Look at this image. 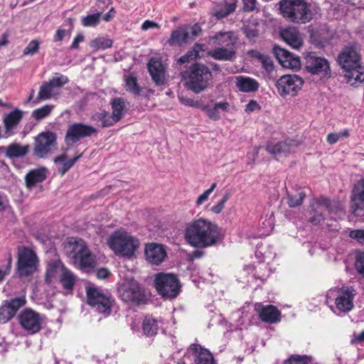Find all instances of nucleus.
<instances>
[{"mask_svg": "<svg viewBox=\"0 0 364 364\" xmlns=\"http://www.w3.org/2000/svg\"><path fill=\"white\" fill-rule=\"evenodd\" d=\"M185 238L194 247L205 248L215 245L221 239V231L215 223L200 218L186 225Z\"/></svg>", "mask_w": 364, "mask_h": 364, "instance_id": "obj_1", "label": "nucleus"}, {"mask_svg": "<svg viewBox=\"0 0 364 364\" xmlns=\"http://www.w3.org/2000/svg\"><path fill=\"white\" fill-rule=\"evenodd\" d=\"M279 6L283 17L292 23H309L317 14L316 4L308 0H281Z\"/></svg>", "mask_w": 364, "mask_h": 364, "instance_id": "obj_2", "label": "nucleus"}, {"mask_svg": "<svg viewBox=\"0 0 364 364\" xmlns=\"http://www.w3.org/2000/svg\"><path fill=\"white\" fill-rule=\"evenodd\" d=\"M356 294L355 289L350 286L333 287L326 292V302L333 314L342 316L353 309Z\"/></svg>", "mask_w": 364, "mask_h": 364, "instance_id": "obj_3", "label": "nucleus"}, {"mask_svg": "<svg viewBox=\"0 0 364 364\" xmlns=\"http://www.w3.org/2000/svg\"><path fill=\"white\" fill-rule=\"evenodd\" d=\"M213 78L209 68L202 63H195L183 74L188 90L198 94L206 90Z\"/></svg>", "mask_w": 364, "mask_h": 364, "instance_id": "obj_4", "label": "nucleus"}, {"mask_svg": "<svg viewBox=\"0 0 364 364\" xmlns=\"http://www.w3.org/2000/svg\"><path fill=\"white\" fill-rule=\"evenodd\" d=\"M107 245L115 255L131 257L139 247V242L130 233L120 230L109 235Z\"/></svg>", "mask_w": 364, "mask_h": 364, "instance_id": "obj_5", "label": "nucleus"}, {"mask_svg": "<svg viewBox=\"0 0 364 364\" xmlns=\"http://www.w3.org/2000/svg\"><path fill=\"white\" fill-rule=\"evenodd\" d=\"M64 248L68 256L81 269L92 267L95 260L84 240L78 237H68Z\"/></svg>", "mask_w": 364, "mask_h": 364, "instance_id": "obj_6", "label": "nucleus"}, {"mask_svg": "<svg viewBox=\"0 0 364 364\" xmlns=\"http://www.w3.org/2000/svg\"><path fill=\"white\" fill-rule=\"evenodd\" d=\"M122 300L130 306L144 304L146 296L139 283L132 279L124 282L118 289Z\"/></svg>", "mask_w": 364, "mask_h": 364, "instance_id": "obj_7", "label": "nucleus"}, {"mask_svg": "<svg viewBox=\"0 0 364 364\" xmlns=\"http://www.w3.org/2000/svg\"><path fill=\"white\" fill-rule=\"evenodd\" d=\"M86 292L87 304L95 311L105 315L110 314L114 300L109 294L96 287H87Z\"/></svg>", "mask_w": 364, "mask_h": 364, "instance_id": "obj_8", "label": "nucleus"}, {"mask_svg": "<svg viewBox=\"0 0 364 364\" xmlns=\"http://www.w3.org/2000/svg\"><path fill=\"white\" fill-rule=\"evenodd\" d=\"M155 286L159 294L164 298H175L180 292L178 279L173 274H157L155 277Z\"/></svg>", "mask_w": 364, "mask_h": 364, "instance_id": "obj_9", "label": "nucleus"}, {"mask_svg": "<svg viewBox=\"0 0 364 364\" xmlns=\"http://www.w3.org/2000/svg\"><path fill=\"white\" fill-rule=\"evenodd\" d=\"M38 259L36 254L25 247L18 249L17 272L20 277H28L37 269Z\"/></svg>", "mask_w": 364, "mask_h": 364, "instance_id": "obj_10", "label": "nucleus"}, {"mask_svg": "<svg viewBox=\"0 0 364 364\" xmlns=\"http://www.w3.org/2000/svg\"><path fill=\"white\" fill-rule=\"evenodd\" d=\"M18 321L27 335H33L41 330L44 318L32 309H26L18 316Z\"/></svg>", "mask_w": 364, "mask_h": 364, "instance_id": "obj_11", "label": "nucleus"}, {"mask_svg": "<svg viewBox=\"0 0 364 364\" xmlns=\"http://www.w3.org/2000/svg\"><path fill=\"white\" fill-rule=\"evenodd\" d=\"M68 82V78L61 74L55 75L40 87L38 100H46L55 97L59 94L60 89Z\"/></svg>", "mask_w": 364, "mask_h": 364, "instance_id": "obj_12", "label": "nucleus"}, {"mask_svg": "<svg viewBox=\"0 0 364 364\" xmlns=\"http://www.w3.org/2000/svg\"><path fill=\"white\" fill-rule=\"evenodd\" d=\"M97 132V129L89 124L84 123H73L68 126L65 142L68 146H72L80 139L91 136Z\"/></svg>", "mask_w": 364, "mask_h": 364, "instance_id": "obj_13", "label": "nucleus"}, {"mask_svg": "<svg viewBox=\"0 0 364 364\" xmlns=\"http://www.w3.org/2000/svg\"><path fill=\"white\" fill-rule=\"evenodd\" d=\"M304 81L296 75H284L276 83L277 91L282 96L295 95L299 90Z\"/></svg>", "mask_w": 364, "mask_h": 364, "instance_id": "obj_14", "label": "nucleus"}, {"mask_svg": "<svg viewBox=\"0 0 364 364\" xmlns=\"http://www.w3.org/2000/svg\"><path fill=\"white\" fill-rule=\"evenodd\" d=\"M317 208L313 210L311 221L315 224L324 220L323 212L328 211L329 213L335 215L343 212L341 205L337 201H331L327 198H321L316 202Z\"/></svg>", "mask_w": 364, "mask_h": 364, "instance_id": "obj_15", "label": "nucleus"}, {"mask_svg": "<svg viewBox=\"0 0 364 364\" xmlns=\"http://www.w3.org/2000/svg\"><path fill=\"white\" fill-rule=\"evenodd\" d=\"M56 146L55 134L50 132H42L35 140L34 154L40 158L45 157Z\"/></svg>", "mask_w": 364, "mask_h": 364, "instance_id": "obj_16", "label": "nucleus"}, {"mask_svg": "<svg viewBox=\"0 0 364 364\" xmlns=\"http://www.w3.org/2000/svg\"><path fill=\"white\" fill-rule=\"evenodd\" d=\"M305 67L314 75L326 76L331 74L328 61L324 58L316 56L313 53H309L305 58Z\"/></svg>", "mask_w": 364, "mask_h": 364, "instance_id": "obj_17", "label": "nucleus"}, {"mask_svg": "<svg viewBox=\"0 0 364 364\" xmlns=\"http://www.w3.org/2000/svg\"><path fill=\"white\" fill-rule=\"evenodd\" d=\"M338 63L345 70L361 64L360 54L353 47H346L338 56Z\"/></svg>", "mask_w": 364, "mask_h": 364, "instance_id": "obj_18", "label": "nucleus"}, {"mask_svg": "<svg viewBox=\"0 0 364 364\" xmlns=\"http://www.w3.org/2000/svg\"><path fill=\"white\" fill-rule=\"evenodd\" d=\"M255 308L259 318L265 323H274L281 320V312L275 306L257 303Z\"/></svg>", "mask_w": 364, "mask_h": 364, "instance_id": "obj_19", "label": "nucleus"}, {"mask_svg": "<svg viewBox=\"0 0 364 364\" xmlns=\"http://www.w3.org/2000/svg\"><path fill=\"white\" fill-rule=\"evenodd\" d=\"M167 253L164 245L157 243H150L145 247V256L146 260L155 265L163 262Z\"/></svg>", "mask_w": 364, "mask_h": 364, "instance_id": "obj_20", "label": "nucleus"}, {"mask_svg": "<svg viewBox=\"0 0 364 364\" xmlns=\"http://www.w3.org/2000/svg\"><path fill=\"white\" fill-rule=\"evenodd\" d=\"M147 68L156 85H162L166 82L165 67L159 58H151L147 64Z\"/></svg>", "mask_w": 364, "mask_h": 364, "instance_id": "obj_21", "label": "nucleus"}, {"mask_svg": "<svg viewBox=\"0 0 364 364\" xmlns=\"http://www.w3.org/2000/svg\"><path fill=\"white\" fill-rule=\"evenodd\" d=\"M274 51L277 59L284 68L297 69L300 67L301 61L298 56L281 48L275 47Z\"/></svg>", "mask_w": 364, "mask_h": 364, "instance_id": "obj_22", "label": "nucleus"}, {"mask_svg": "<svg viewBox=\"0 0 364 364\" xmlns=\"http://www.w3.org/2000/svg\"><path fill=\"white\" fill-rule=\"evenodd\" d=\"M279 35L282 39L294 49H299L303 45L302 35L294 26L281 29Z\"/></svg>", "mask_w": 364, "mask_h": 364, "instance_id": "obj_23", "label": "nucleus"}, {"mask_svg": "<svg viewBox=\"0 0 364 364\" xmlns=\"http://www.w3.org/2000/svg\"><path fill=\"white\" fill-rule=\"evenodd\" d=\"M208 56L216 60L233 61L236 58L235 46L217 47L208 51Z\"/></svg>", "mask_w": 364, "mask_h": 364, "instance_id": "obj_24", "label": "nucleus"}, {"mask_svg": "<svg viewBox=\"0 0 364 364\" xmlns=\"http://www.w3.org/2000/svg\"><path fill=\"white\" fill-rule=\"evenodd\" d=\"M298 145L294 140H286L277 144H269L266 150L275 156H281L290 153Z\"/></svg>", "mask_w": 364, "mask_h": 364, "instance_id": "obj_25", "label": "nucleus"}, {"mask_svg": "<svg viewBox=\"0 0 364 364\" xmlns=\"http://www.w3.org/2000/svg\"><path fill=\"white\" fill-rule=\"evenodd\" d=\"M346 82L352 86H358L364 82V65L361 63L344 70Z\"/></svg>", "mask_w": 364, "mask_h": 364, "instance_id": "obj_26", "label": "nucleus"}, {"mask_svg": "<svg viewBox=\"0 0 364 364\" xmlns=\"http://www.w3.org/2000/svg\"><path fill=\"white\" fill-rule=\"evenodd\" d=\"M189 40L190 33L188 26H182L171 32L170 38L167 40V43L171 46H181L183 44L188 43Z\"/></svg>", "mask_w": 364, "mask_h": 364, "instance_id": "obj_27", "label": "nucleus"}, {"mask_svg": "<svg viewBox=\"0 0 364 364\" xmlns=\"http://www.w3.org/2000/svg\"><path fill=\"white\" fill-rule=\"evenodd\" d=\"M233 34L232 31H220L210 36L208 42L218 47L235 46L236 40Z\"/></svg>", "mask_w": 364, "mask_h": 364, "instance_id": "obj_28", "label": "nucleus"}, {"mask_svg": "<svg viewBox=\"0 0 364 364\" xmlns=\"http://www.w3.org/2000/svg\"><path fill=\"white\" fill-rule=\"evenodd\" d=\"M235 85L238 90L242 92H253L258 90L259 82L250 77L237 76L235 77Z\"/></svg>", "mask_w": 364, "mask_h": 364, "instance_id": "obj_29", "label": "nucleus"}, {"mask_svg": "<svg viewBox=\"0 0 364 364\" xmlns=\"http://www.w3.org/2000/svg\"><path fill=\"white\" fill-rule=\"evenodd\" d=\"M23 117V112L16 109L7 114L4 119V124L6 129V133L10 136L11 131L17 127Z\"/></svg>", "mask_w": 364, "mask_h": 364, "instance_id": "obj_30", "label": "nucleus"}, {"mask_svg": "<svg viewBox=\"0 0 364 364\" xmlns=\"http://www.w3.org/2000/svg\"><path fill=\"white\" fill-rule=\"evenodd\" d=\"M30 149L29 145H21L12 143L6 148V156L9 159L22 158L27 155Z\"/></svg>", "mask_w": 364, "mask_h": 364, "instance_id": "obj_31", "label": "nucleus"}, {"mask_svg": "<svg viewBox=\"0 0 364 364\" xmlns=\"http://www.w3.org/2000/svg\"><path fill=\"white\" fill-rule=\"evenodd\" d=\"M143 333L147 337L156 335L159 329L157 320L151 315L146 316L141 323Z\"/></svg>", "mask_w": 364, "mask_h": 364, "instance_id": "obj_32", "label": "nucleus"}, {"mask_svg": "<svg viewBox=\"0 0 364 364\" xmlns=\"http://www.w3.org/2000/svg\"><path fill=\"white\" fill-rule=\"evenodd\" d=\"M59 279L63 289L65 291V294H71L76 282V277L73 273L65 267L61 275H60Z\"/></svg>", "mask_w": 364, "mask_h": 364, "instance_id": "obj_33", "label": "nucleus"}, {"mask_svg": "<svg viewBox=\"0 0 364 364\" xmlns=\"http://www.w3.org/2000/svg\"><path fill=\"white\" fill-rule=\"evenodd\" d=\"M191 349L196 354V364H215L213 357L208 350L202 348L198 345H192Z\"/></svg>", "mask_w": 364, "mask_h": 364, "instance_id": "obj_34", "label": "nucleus"}, {"mask_svg": "<svg viewBox=\"0 0 364 364\" xmlns=\"http://www.w3.org/2000/svg\"><path fill=\"white\" fill-rule=\"evenodd\" d=\"M237 2V0H225L215 9L214 16L218 18L228 16L230 14L235 11Z\"/></svg>", "mask_w": 364, "mask_h": 364, "instance_id": "obj_35", "label": "nucleus"}, {"mask_svg": "<svg viewBox=\"0 0 364 364\" xmlns=\"http://www.w3.org/2000/svg\"><path fill=\"white\" fill-rule=\"evenodd\" d=\"M46 178V168H41L31 171L26 176L28 187L31 188L43 182Z\"/></svg>", "mask_w": 364, "mask_h": 364, "instance_id": "obj_36", "label": "nucleus"}, {"mask_svg": "<svg viewBox=\"0 0 364 364\" xmlns=\"http://www.w3.org/2000/svg\"><path fill=\"white\" fill-rule=\"evenodd\" d=\"M65 269V267L60 261H55L49 264L46 271V281L52 282L53 279L61 275L62 272Z\"/></svg>", "mask_w": 364, "mask_h": 364, "instance_id": "obj_37", "label": "nucleus"}, {"mask_svg": "<svg viewBox=\"0 0 364 364\" xmlns=\"http://www.w3.org/2000/svg\"><path fill=\"white\" fill-rule=\"evenodd\" d=\"M112 115L118 122L122 118L125 109V102L121 98H115L112 103Z\"/></svg>", "mask_w": 364, "mask_h": 364, "instance_id": "obj_38", "label": "nucleus"}, {"mask_svg": "<svg viewBox=\"0 0 364 364\" xmlns=\"http://www.w3.org/2000/svg\"><path fill=\"white\" fill-rule=\"evenodd\" d=\"M125 88L126 90L129 92L134 95H139L141 92V88L137 83V79L136 77L130 75L125 77Z\"/></svg>", "mask_w": 364, "mask_h": 364, "instance_id": "obj_39", "label": "nucleus"}, {"mask_svg": "<svg viewBox=\"0 0 364 364\" xmlns=\"http://www.w3.org/2000/svg\"><path fill=\"white\" fill-rule=\"evenodd\" d=\"M112 43L113 42L112 39L104 37H98L92 40L90 43V46L93 50H97L100 49L105 50L111 48L112 46Z\"/></svg>", "mask_w": 364, "mask_h": 364, "instance_id": "obj_40", "label": "nucleus"}, {"mask_svg": "<svg viewBox=\"0 0 364 364\" xmlns=\"http://www.w3.org/2000/svg\"><path fill=\"white\" fill-rule=\"evenodd\" d=\"M54 108L53 105H46L32 112V117L39 121L48 117Z\"/></svg>", "mask_w": 364, "mask_h": 364, "instance_id": "obj_41", "label": "nucleus"}, {"mask_svg": "<svg viewBox=\"0 0 364 364\" xmlns=\"http://www.w3.org/2000/svg\"><path fill=\"white\" fill-rule=\"evenodd\" d=\"M16 314L7 304L4 303L0 307V323H5L10 321Z\"/></svg>", "mask_w": 364, "mask_h": 364, "instance_id": "obj_42", "label": "nucleus"}, {"mask_svg": "<svg viewBox=\"0 0 364 364\" xmlns=\"http://www.w3.org/2000/svg\"><path fill=\"white\" fill-rule=\"evenodd\" d=\"M101 13L89 14L82 19V24L85 27H94L99 24L100 21Z\"/></svg>", "mask_w": 364, "mask_h": 364, "instance_id": "obj_43", "label": "nucleus"}, {"mask_svg": "<svg viewBox=\"0 0 364 364\" xmlns=\"http://www.w3.org/2000/svg\"><path fill=\"white\" fill-rule=\"evenodd\" d=\"M306 193L304 191H300L294 195H289L287 203L289 207L295 208L302 204Z\"/></svg>", "mask_w": 364, "mask_h": 364, "instance_id": "obj_44", "label": "nucleus"}, {"mask_svg": "<svg viewBox=\"0 0 364 364\" xmlns=\"http://www.w3.org/2000/svg\"><path fill=\"white\" fill-rule=\"evenodd\" d=\"M7 305L14 310V313H16L17 311L25 305L26 304V298L24 296H21L18 297H16L14 299H11L10 301H5Z\"/></svg>", "mask_w": 364, "mask_h": 364, "instance_id": "obj_45", "label": "nucleus"}, {"mask_svg": "<svg viewBox=\"0 0 364 364\" xmlns=\"http://www.w3.org/2000/svg\"><path fill=\"white\" fill-rule=\"evenodd\" d=\"M82 156V154L75 156L73 159L65 161L61 166L58 168V171L61 175H64L74 164Z\"/></svg>", "mask_w": 364, "mask_h": 364, "instance_id": "obj_46", "label": "nucleus"}, {"mask_svg": "<svg viewBox=\"0 0 364 364\" xmlns=\"http://www.w3.org/2000/svg\"><path fill=\"white\" fill-rule=\"evenodd\" d=\"M39 42L37 40H32L23 50L24 55H33L36 54L39 49Z\"/></svg>", "mask_w": 364, "mask_h": 364, "instance_id": "obj_47", "label": "nucleus"}, {"mask_svg": "<svg viewBox=\"0 0 364 364\" xmlns=\"http://www.w3.org/2000/svg\"><path fill=\"white\" fill-rule=\"evenodd\" d=\"M354 192L355 198L360 202L364 208V179L360 181L355 186Z\"/></svg>", "mask_w": 364, "mask_h": 364, "instance_id": "obj_48", "label": "nucleus"}, {"mask_svg": "<svg viewBox=\"0 0 364 364\" xmlns=\"http://www.w3.org/2000/svg\"><path fill=\"white\" fill-rule=\"evenodd\" d=\"M203 109L210 119L218 120L220 118V112H219L214 105L213 107L206 105L204 106Z\"/></svg>", "mask_w": 364, "mask_h": 364, "instance_id": "obj_49", "label": "nucleus"}, {"mask_svg": "<svg viewBox=\"0 0 364 364\" xmlns=\"http://www.w3.org/2000/svg\"><path fill=\"white\" fill-rule=\"evenodd\" d=\"M309 358L307 356L291 355L288 360H285L284 364H308Z\"/></svg>", "mask_w": 364, "mask_h": 364, "instance_id": "obj_50", "label": "nucleus"}, {"mask_svg": "<svg viewBox=\"0 0 364 364\" xmlns=\"http://www.w3.org/2000/svg\"><path fill=\"white\" fill-rule=\"evenodd\" d=\"M262 68L269 73H272L274 69V63L272 60L267 55L263 57V58L260 60Z\"/></svg>", "mask_w": 364, "mask_h": 364, "instance_id": "obj_51", "label": "nucleus"}, {"mask_svg": "<svg viewBox=\"0 0 364 364\" xmlns=\"http://www.w3.org/2000/svg\"><path fill=\"white\" fill-rule=\"evenodd\" d=\"M246 37L253 41L258 36V31L255 26H247L244 28Z\"/></svg>", "mask_w": 364, "mask_h": 364, "instance_id": "obj_52", "label": "nucleus"}, {"mask_svg": "<svg viewBox=\"0 0 364 364\" xmlns=\"http://www.w3.org/2000/svg\"><path fill=\"white\" fill-rule=\"evenodd\" d=\"M105 117L101 122V125L103 127H107L112 126L114 123L117 122V120H115L114 116L110 115L109 112L105 111Z\"/></svg>", "mask_w": 364, "mask_h": 364, "instance_id": "obj_53", "label": "nucleus"}, {"mask_svg": "<svg viewBox=\"0 0 364 364\" xmlns=\"http://www.w3.org/2000/svg\"><path fill=\"white\" fill-rule=\"evenodd\" d=\"M355 268L360 274L364 275V252L358 255L355 261Z\"/></svg>", "mask_w": 364, "mask_h": 364, "instance_id": "obj_54", "label": "nucleus"}, {"mask_svg": "<svg viewBox=\"0 0 364 364\" xmlns=\"http://www.w3.org/2000/svg\"><path fill=\"white\" fill-rule=\"evenodd\" d=\"M188 28L190 33L189 41H193L201 33L202 31L200 26L198 23L193 25V26H188Z\"/></svg>", "mask_w": 364, "mask_h": 364, "instance_id": "obj_55", "label": "nucleus"}, {"mask_svg": "<svg viewBox=\"0 0 364 364\" xmlns=\"http://www.w3.org/2000/svg\"><path fill=\"white\" fill-rule=\"evenodd\" d=\"M351 238L357 240L360 243H364V230H355L349 234Z\"/></svg>", "mask_w": 364, "mask_h": 364, "instance_id": "obj_56", "label": "nucleus"}, {"mask_svg": "<svg viewBox=\"0 0 364 364\" xmlns=\"http://www.w3.org/2000/svg\"><path fill=\"white\" fill-rule=\"evenodd\" d=\"M197 58H198L197 54L193 53L192 50H191L186 54L182 55L179 58L178 63L180 64H183V63H189L191 60H194V59H196Z\"/></svg>", "mask_w": 364, "mask_h": 364, "instance_id": "obj_57", "label": "nucleus"}, {"mask_svg": "<svg viewBox=\"0 0 364 364\" xmlns=\"http://www.w3.org/2000/svg\"><path fill=\"white\" fill-rule=\"evenodd\" d=\"M197 58H198L197 54L193 53L192 50H191L186 54L182 55L179 58L178 63L180 64H183V63H189L191 60H194V59H196Z\"/></svg>", "mask_w": 364, "mask_h": 364, "instance_id": "obj_58", "label": "nucleus"}, {"mask_svg": "<svg viewBox=\"0 0 364 364\" xmlns=\"http://www.w3.org/2000/svg\"><path fill=\"white\" fill-rule=\"evenodd\" d=\"M197 58H198L197 54L193 53L192 50H191L186 54L182 55L179 58L178 63L180 64H183V63H189L191 60H194V59H196Z\"/></svg>", "mask_w": 364, "mask_h": 364, "instance_id": "obj_59", "label": "nucleus"}, {"mask_svg": "<svg viewBox=\"0 0 364 364\" xmlns=\"http://www.w3.org/2000/svg\"><path fill=\"white\" fill-rule=\"evenodd\" d=\"M160 25L153 21L146 20L141 25V29L146 31L151 28H159Z\"/></svg>", "mask_w": 364, "mask_h": 364, "instance_id": "obj_60", "label": "nucleus"}, {"mask_svg": "<svg viewBox=\"0 0 364 364\" xmlns=\"http://www.w3.org/2000/svg\"><path fill=\"white\" fill-rule=\"evenodd\" d=\"M246 11H253L256 8V0H242Z\"/></svg>", "mask_w": 364, "mask_h": 364, "instance_id": "obj_61", "label": "nucleus"}, {"mask_svg": "<svg viewBox=\"0 0 364 364\" xmlns=\"http://www.w3.org/2000/svg\"><path fill=\"white\" fill-rule=\"evenodd\" d=\"M84 41V36L82 34H78L73 40L70 48L77 49L79 47V43Z\"/></svg>", "mask_w": 364, "mask_h": 364, "instance_id": "obj_62", "label": "nucleus"}, {"mask_svg": "<svg viewBox=\"0 0 364 364\" xmlns=\"http://www.w3.org/2000/svg\"><path fill=\"white\" fill-rule=\"evenodd\" d=\"M259 107V104L255 101L251 100L248 104L245 105V111L246 112H253L256 109H258Z\"/></svg>", "mask_w": 364, "mask_h": 364, "instance_id": "obj_63", "label": "nucleus"}, {"mask_svg": "<svg viewBox=\"0 0 364 364\" xmlns=\"http://www.w3.org/2000/svg\"><path fill=\"white\" fill-rule=\"evenodd\" d=\"M340 139V135L338 133H330L327 136V141L330 144H336Z\"/></svg>", "mask_w": 364, "mask_h": 364, "instance_id": "obj_64", "label": "nucleus"}]
</instances>
